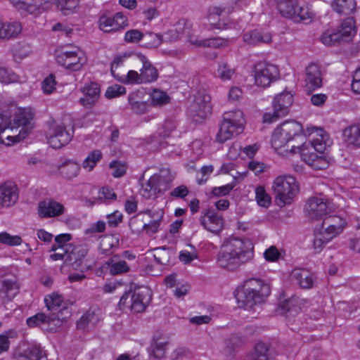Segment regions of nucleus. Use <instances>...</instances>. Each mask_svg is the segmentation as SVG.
I'll list each match as a JSON object with an SVG mask.
<instances>
[{
  "label": "nucleus",
  "mask_w": 360,
  "mask_h": 360,
  "mask_svg": "<svg viewBox=\"0 0 360 360\" xmlns=\"http://www.w3.org/2000/svg\"><path fill=\"white\" fill-rule=\"evenodd\" d=\"M323 74L320 67L314 63L309 64L305 69L304 88L308 94L323 85Z\"/></svg>",
  "instance_id": "obj_15"
},
{
  "label": "nucleus",
  "mask_w": 360,
  "mask_h": 360,
  "mask_svg": "<svg viewBox=\"0 0 360 360\" xmlns=\"http://www.w3.org/2000/svg\"><path fill=\"white\" fill-rule=\"evenodd\" d=\"M217 76L222 81L231 80L236 74V70L232 68L228 63L221 62L218 65Z\"/></svg>",
  "instance_id": "obj_46"
},
{
  "label": "nucleus",
  "mask_w": 360,
  "mask_h": 360,
  "mask_svg": "<svg viewBox=\"0 0 360 360\" xmlns=\"http://www.w3.org/2000/svg\"><path fill=\"white\" fill-rule=\"evenodd\" d=\"M0 243L8 245H18L22 243V238L18 236H11L6 232L0 233Z\"/></svg>",
  "instance_id": "obj_62"
},
{
  "label": "nucleus",
  "mask_w": 360,
  "mask_h": 360,
  "mask_svg": "<svg viewBox=\"0 0 360 360\" xmlns=\"http://www.w3.org/2000/svg\"><path fill=\"white\" fill-rule=\"evenodd\" d=\"M44 302L49 310L58 311L57 313H54L53 314H59L63 309H68L70 311L68 307L63 305V297L57 292H53L46 296L44 299Z\"/></svg>",
  "instance_id": "obj_37"
},
{
  "label": "nucleus",
  "mask_w": 360,
  "mask_h": 360,
  "mask_svg": "<svg viewBox=\"0 0 360 360\" xmlns=\"http://www.w3.org/2000/svg\"><path fill=\"white\" fill-rule=\"evenodd\" d=\"M18 76L11 70L6 68H0V82L11 84L18 82Z\"/></svg>",
  "instance_id": "obj_58"
},
{
  "label": "nucleus",
  "mask_w": 360,
  "mask_h": 360,
  "mask_svg": "<svg viewBox=\"0 0 360 360\" xmlns=\"http://www.w3.org/2000/svg\"><path fill=\"white\" fill-rule=\"evenodd\" d=\"M304 133L305 136H312L311 139L304 142L301 146H292L290 150L285 149V151L292 154L300 153L307 164L317 169H323L327 165L323 154L328 145V134L323 129L315 127L307 128Z\"/></svg>",
  "instance_id": "obj_1"
},
{
  "label": "nucleus",
  "mask_w": 360,
  "mask_h": 360,
  "mask_svg": "<svg viewBox=\"0 0 360 360\" xmlns=\"http://www.w3.org/2000/svg\"><path fill=\"white\" fill-rule=\"evenodd\" d=\"M131 109L136 114H144L148 110V103L141 101L138 93H131L128 97Z\"/></svg>",
  "instance_id": "obj_40"
},
{
  "label": "nucleus",
  "mask_w": 360,
  "mask_h": 360,
  "mask_svg": "<svg viewBox=\"0 0 360 360\" xmlns=\"http://www.w3.org/2000/svg\"><path fill=\"white\" fill-rule=\"evenodd\" d=\"M100 321L99 310L95 308H90L77 321V328L85 330L95 327Z\"/></svg>",
  "instance_id": "obj_28"
},
{
  "label": "nucleus",
  "mask_w": 360,
  "mask_h": 360,
  "mask_svg": "<svg viewBox=\"0 0 360 360\" xmlns=\"http://www.w3.org/2000/svg\"><path fill=\"white\" fill-rule=\"evenodd\" d=\"M333 9L340 15H349L356 11L355 0H334L331 4Z\"/></svg>",
  "instance_id": "obj_33"
},
{
  "label": "nucleus",
  "mask_w": 360,
  "mask_h": 360,
  "mask_svg": "<svg viewBox=\"0 0 360 360\" xmlns=\"http://www.w3.org/2000/svg\"><path fill=\"white\" fill-rule=\"evenodd\" d=\"M323 225H330L341 229H345L346 226V221L339 216H329L323 219Z\"/></svg>",
  "instance_id": "obj_63"
},
{
  "label": "nucleus",
  "mask_w": 360,
  "mask_h": 360,
  "mask_svg": "<svg viewBox=\"0 0 360 360\" xmlns=\"http://www.w3.org/2000/svg\"><path fill=\"white\" fill-rule=\"evenodd\" d=\"M255 198L259 206L268 207L271 204V197L266 193L263 186H258L256 188Z\"/></svg>",
  "instance_id": "obj_51"
},
{
  "label": "nucleus",
  "mask_w": 360,
  "mask_h": 360,
  "mask_svg": "<svg viewBox=\"0 0 360 360\" xmlns=\"http://www.w3.org/2000/svg\"><path fill=\"white\" fill-rule=\"evenodd\" d=\"M102 158V153L98 150H95L90 153L83 162V167L89 171L94 169L96 163Z\"/></svg>",
  "instance_id": "obj_50"
},
{
  "label": "nucleus",
  "mask_w": 360,
  "mask_h": 360,
  "mask_svg": "<svg viewBox=\"0 0 360 360\" xmlns=\"http://www.w3.org/2000/svg\"><path fill=\"white\" fill-rule=\"evenodd\" d=\"M312 17V13L309 11L307 8L300 7L297 5L290 19L295 22H300L306 20L311 21Z\"/></svg>",
  "instance_id": "obj_49"
},
{
  "label": "nucleus",
  "mask_w": 360,
  "mask_h": 360,
  "mask_svg": "<svg viewBox=\"0 0 360 360\" xmlns=\"http://www.w3.org/2000/svg\"><path fill=\"white\" fill-rule=\"evenodd\" d=\"M22 10L30 15H37L51 8V0H25Z\"/></svg>",
  "instance_id": "obj_27"
},
{
  "label": "nucleus",
  "mask_w": 360,
  "mask_h": 360,
  "mask_svg": "<svg viewBox=\"0 0 360 360\" xmlns=\"http://www.w3.org/2000/svg\"><path fill=\"white\" fill-rule=\"evenodd\" d=\"M212 112L211 97L204 92H198L188 108V113L195 122L205 119Z\"/></svg>",
  "instance_id": "obj_11"
},
{
  "label": "nucleus",
  "mask_w": 360,
  "mask_h": 360,
  "mask_svg": "<svg viewBox=\"0 0 360 360\" xmlns=\"http://www.w3.org/2000/svg\"><path fill=\"white\" fill-rule=\"evenodd\" d=\"M201 224L207 231L219 233L224 226V219L221 215L212 211H208L200 219Z\"/></svg>",
  "instance_id": "obj_21"
},
{
  "label": "nucleus",
  "mask_w": 360,
  "mask_h": 360,
  "mask_svg": "<svg viewBox=\"0 0 360 360\" xmlns=\"http://www.w3.org/2000/svg\"><path fill=\"white\" fill-rule=\"evenodd\" d=\"M131 56L130 53H123L122 54L116 55L110 64V72L114 78L116 75H120L119 73L116 72V69L122 65L126 59Z\"/></svg>",
  "instance_id": "obj_54"
},
{
  "label": "nucleus",
  "mask_w": 360,
  "mask_h": 360,
  "mask_svg": "<svg viewBox=\"0 0 360 360\" xmlns=\"http://www.w3.org/2000/svg\"><path fill=\"white\" fill-rule=\"evenodd\" d=\"M226 13V8L220 6H213L209 8L207 19L211 29H226L229 22L228 19L223 17Z\"/></svg>",
  "instance_id": "obj_22"
},
{
  "label": "nucleus",
  "mask_w": 360,
  "mask_h": 360,
  "mask_svg": "<svg viewBox=\"0 0 360 360\" xmlns=\"http://www.w3.org/2000/svg\"><path fill=\"white\" fill-rule=\"evenodd\" d=\"M68 257H65V265L72 266L75 270L84 271L86 269L85 258L89 249L85 245L68 246Z\"/></svg>",
  "instance_id": "obj_13"
},
{
  "label": "nucleus",
  "mask_w": 360,
  "mask_h": 360,
  "mask_svg": "<svg viewBox=\"0 0 360 360\" xmlns=\"http://www.w3.org/2000/svg\"><path fill=\"white\" fill-rule=\"evenodd\" d=\"M17 337L16 331L8 330L0 335V354L6 352L10 345L9 338H15Z\"/></svg>",
  "instance_id": "obj_53"
},
{
  "label": "nucleus",
  "mask_w": 360,
  "mask_h": 360,
  "mask_svg": "<svg viewBox=\"0 0 360 360\" xmlns=\"http://www.w3.org/2000/svg\"><path fill=\"white\" fill-rule=\"evenodd\" d=\"M21 30L22 27L19 22H1L0 21L1 39H10L16 37Z\"/></svg>",
  "instance_id": "obj_32"
},
{
  "label": "nucleus",
  "mask_w": 360,
  "mask_h": 360,
  "mask_svg": "<svg viewBox=\"0 0 360 360\" xmlns=\"http://www.w3.org/2000/svg\"><path fill=\"white\" fill-rule=\"evenodd\" d=\"M79 0H57V6L64 15L75 13L79 6Z\"/></svg>",
  "instance_id": "obj_47"
},
{
  "label": "nucleus",
  "mask_w": 360,
  "mask_h": 360,
  "mask_svg": "<svg viewBox=\"0 0 360 360\" xmlns=\"http://www.w3.org/2000/svg\"><path fill=\"white\" fill-rule=\"evenodd\" d=\"M152 102L156 105H162L169 103L170 98L166 92L154 89L151 94Z\"/></svg>",
  "instance_id": "obj_55"
},
{
  "label": "nucleus",
  "mask_w": 360,
  "mask_h": 360,
  "mask_svg": "<svg viewBox=\"0 0 360 360\" xmlns=\"http://www.w3.org/2000/svg\"><path fill=\"white\" fill-rule=\"evenodd\" d=\"M291 278L303 289L311 288L314 283L313 274L307 269L296 268L293 269L291 273Z\"/></svg>",
  "instance_id": "obj_23"
},
{
  "label": "nucleus",
  "mask_w": 360,
  "mask_h": 360,
  "mask_svg": "<svg viewBox=\"0 0 360 360\" xmlns=\"http://www.w3.org/2000/svg\"><path fill=\"white\" fill-rule=\"evenodd\" d=\"M71 316V311L63 309L58 314L46 316L43 313H38L27 319V324L30 327H41L43 330L56 332L62 323Z\"/></svg>",
  "instance_id": "obj_7"
},
{
  "label": "nucleus",
  "mask_w": 360,
  "mask_h": 360,
  "mask_svg": "<svg viewBox=\"0 0 360 360\" xmlns=\"http://www.w3.org/2000/svg\"><path fill=\"white\" fill-rule=\"evenodd\" d=\"M56 82L53 74L46 77L41 83V89L46 94H51L56 89Z\"/></svg>",
  "instance_id": "obj_60"
},
{
  "label": "nucleus",
  "mask_w": 360,
  "mask_h": 360,
  "mask_svg": "<svg viewBox=\"0 0 360 360\" xmlns=\"http://www.w3.org/2000/svg\"><path fill=\"white\" fill-rule=\"evenodd\" d=\"M145 41V46L147 48H156L159 46L162 41V36L153 32H147L144 34L143 38Z\"/></svg>",
  "instance_id": "obj_52"
},
{
  "label": "nucleus",
  "mask_w": 360,
  "mask_h": 360,
  "mask_svg": "<svg viewBox=\"0 0 360 360\" xmlns=\"http://www.w3.org/2000/svg\"><path fill=\"white\" fill-rule=\"evenodd\" d=\"M56 60L58 64L73 71L80 70L86 62L85 59L78 56V52L75 50L58 51Z\"/></svg>",
  "instance_id": "obj_17"
},
{
  "label": "nucleus",
  "mask_w": 360,
  "mask_h": 360,
  "mask_svg": "<svg viewBox=\"0 0 360 360\" xmlns=\"http://www.w3.org/2000/svg\"><path fill=\"white\" fill-rule=\"evenodd\" d=\"M60 173L66 179H71L77 176L80 169L79 165L73 161L67 160L58 166Z\"/></svg>",
  "instance_id": "obj_39"
},
{
  "label": "nucleus",
  "mask_w": 360,
  "mask_h": 360,
  "mask_svg": "<svg viewBox=\"0 0 360 360\" xmlns=\"http://www.w3.org/2000/svg\"><path fill=\"white\" fill-rule=\"evenodd\" d=\"M354 24L355 21L353 18H347L342 22L340 30L338 31L342 41H347L356 34V30Z\"/></svg>",
  "instance_id": "obj_38"
},
{
  "label": "nucleus",
  "mask_w": 360,
  "mask_h": 360,
  "mask_svg": "<svg viewBox=\"0 0 360 360\" xmlns=\"http://www.w3.org/2000/svg\"><path fill=\"white\" fill-rule=\"evenodd\" d=\"M253 244L249 240L229 238L224 242L217 255L219 266L235 270L254 257Z\"/></svg>",
  "instance_id": "obj_2"
},
{
  "label": "nucleus",
  "mask_w": 360,
  "mask_h": 360,
  "mask_svg": "<svg viewBox=\"0 0 360 360\" xmlns=\"http://www.w3.org/2000/svg\"><path fill=\"white\" fill-rule=\"evenodd\" d=\"M297 6V0H277V8L280 13L285 18L293 15Z\"/></svg>",
  "instance_id": "obj_42"
},
{
  "label": "nucleus",
  "mask_w": 360,
  "mask_h": 360,
  "mask_svg": "<svg viewBox=\"0 0 360 360\" xmlns=\"http://www.w3.org/2000/svg\"><path fill=\"white\" fill-rule=\"evenodd\" d=\"M110 168L112 170V175L115 178H120L126 173L127 165L124 162L115 160L110 163Z\"/></svg>",
  "instance_id": "obj_57"
},
{
  "label": "nucleus",
  "mask_w": 360,
  "mask_h": 360,
  "mask_svg": "<svg viewBox=\"0 0 360 360\" xmlns=\"http://www.w3.org/2000/svg\"><path fill=\"white\" fill-rule=\"evenodd\" d=\"M17 360H48L41 348L32 347L17 356Z\"/></svg>",
  "instance_id": "obj_41"
},
{
  "label": "nucleus",
  "mask_w": 360,
  "mask_h": 360,
  "mask_svg": "<svg viewBox=\"0 0 360 360\" xmlns=\"http://www.w3.org/2000/svg\"><path fill=\"white\" fill-rule=\"evenodd\" d=\"M144 214L148 215L152 220L148 223H143L142 229L146 231L147 233H155L160 226V221L163 217L162 212H153L150 210H147L143 212Z\"/></svg>",
  "instance_id": "obj_36"
},
{
  "label": "nucleus",
  "mask_w": 360,
  "mask_h": 360,
  "mask_svg": "<svg viewBox=\"0 0 360 360\" xmlns=\"http://www.w3.org/2000/svg\"><path fill=\"white\" fill-rule=\"evenodd\" d=\"M304 209L307 216L313 220L321 219L330 212L327 200L321 197H311Z\"/></svg>",
  "instance_id": "obj_14"
},
{
  "label": "nucleus",
  "mask_w": 360,
  "mask_h": 360,
  "mask_svg": "<svg viewBox=\"0 0 360 360\" xmlns=\"http://www.w3.org/2000/svg\"><path fill=\"white\" fill-rule=\"evenodd\" d=\"M244 124L245 119L241 110H234L224 112L217 134V141L224 143L234 135L241 133L244 129Z\"/></svg>",
  "instance_id": "obj_5"
},
{
  "label": "nucleus",
  "mask_w": 360,
  "mask_h": 360,
  "mask_svg": "<svg viewBox=\"0 0 360 360\" xmlns=\"http://www.w3.org/2000/svg\"><path fill=\"white\" fill-rule=\"evenodd\" d=\"M150 300V295L147 288H139L133 292H125L120 298L119 306L129 307L135 313H140L145 310Z\"/></svg>",
  "instance_id": "obj_9"
},
{
  "label": "nucleus",
  "mask_w": 360,
  "mask_h": 360,
  "mask_svg": "<svg viewBox=\"0 0 360 360\" xmlns=\"http://www.w3.org/2000/svg\"><path fill=\"white\" fill-rule=\"evenodd\" d=\"M281 309L286 316H295L300 311V307L297 304V298L291 297L281 302Z\"/></svg>",
  "instance_id": "obj_43"
},
{
  "label": "nucleus",
  "mask_w": 360,
  "mask_h": 360,
  "mask_svg": "<svg viewBox=\"0 0 360 360\" xmlns=\"http://www.w3.org/2000/svg\"><path fill=\"white\" fill-rule=\"evenodd\" d=\"M303 131L300 123L294 121H286L277 127L271 135V146L276 150H278L300 136Z\"/></svg>",
  "instance_id": "obj_6"
},
{
  "label": "nucleus",
  "mask_w": 360,
  "mask_h": 360,
  "mask_svg": "<svg viewBox=\"0 0 360 360\" xmlns=\"http://www.w3.org/2000/svg\"><path fill=\"white\" fill-rule=\"evenodd\" d=\"M272 189L276 204L282 207L291 203L299 192V186L294 176L283 175L275 179Z\"/></svg>",
  "instance_id": "obj_4"
},
{
  "label": "nucleus",
  "mask_w": 360,
  "mask_h": 360,
  "mask_svg": "<svg viewBox=\"0 0 360 360\" xmlns=\"http://www.w3.org/2000/svg\"><path fill=\"white\" fill-rule=\"evenodd\" d=\"M18 200V188L12 181L0 184V208H8L15 205Z\"/></svg>",
  "instance_id": "obj_19"
},
{
  "label": "nucleus",
  "mask_w": 360,
  "mask_h": 360,
  "mask_svg": "<svg viewBox=\"0 0 360 360\" xmlns=\"http://www.w3.org/2000/svg\"><path fill=\"white\" fill-rule=\"evenodd\" d=\"M255 82L257 86L267 87L279 76L278 68L266 62H259L255 65Z\"/></svg>",
  "instance_id": "obj_12"
},
{
  "label": "nucleus",
  "mask_w": 360,
  "mask_h": 360,
  "mask_svg": "<svg viewBox=\"0 0 360 360\" xmlns=\"http://www.w3.org/2000/svg\"><path fill=\"white\" fill-rule=\"evenodd\" d=\"M292 103L293 96L290 92L283 91L277 95L273 101L274 112L264 114V122L272 123L277 121L278 118L288 115Z\"/></svg>",
  "instance_id": "obj_10"
},
{
  "label": "nucleus",
  "mask_w": 360,
  "mask_h": 360,
  "mask_svg": "<svg viewBox=\"0 0 360 360\" xmlns=\"http://www.w3.org/2000/svg\"><path fill=\"white\" fill-rule=\"evenodd\" d=\"M243 41L250 45H257L260 43H269L272 37L270 33L264 32L257 30L245 32L243 36Z\"/></svg>",
  "instance_id": "obj_29"
},
{
  "label": "nucleus",
  "mask_w": 360,
  "mask_h": 360,
  "mask_svg": "<svg viewBox=\"0 0 360 360\" xmlns=\"http://www.w3.org/2000/svg\"><path fill=\"white\" fill-rule=\"evenodd\" d=\"M19 285L15 278L2 280L0 284V299L2 303L11 301L18 293Z\"/></svg>",
  "instance_id": "obj_25"
},
{
  "label": "nucleus",
  "mask_w": 360,
  "mask_h": 360,
  "mask_svg": "<svg viewBox=\"0 0 360 360\" xmlns=\"http://www.w3.org/2000/svg\"><path fill=\"white\" fill-rule=\"evenodd\" d=\"M314 236L313 248L316 252H320L331 240L321 229H316Z\"/></svg>",
  "instance_id": "obj_44"
},
{
  "label": "nucleus",
  "mask_w": 360,
  "mask_h": 360,
  "mask_svg": "<svg viewBox=\"0 0 360 360\" xmlns=\"http://www.w3.org/2000/svg\"><path fill=\"white\" fill-rule=\"evenodd\" d=\"M82 91L84 94V97L80 98V103L86 108H90L100 96V86L96 82H90L82 88Z\"/></svg>",
  "instance_id": "obj_24"
},
{
  "label": "nucleus",
  "mask_w": 360,
  "mask_h": 360,
  "mask_svg": "<svg viewBox=\"0 0 360 360\" xmlns=\"http://www.w3.org/2000/svg\"><path fill=\"white\" fill-rule=\"evenodd\" d=\"M115 79L124 84H143L140 73L135 70H129L127 75H116Z\"/></svg>",
  "instance_id": "obj_45"
},
{
  "label": "nucleus",
  "mask_w": 360,
  "mask_h": 360,
  "mask_svg": "<svg viewBox=\"0 0 360 360\" xmlns=\"http://www.w3.org/2000/svg\"><path fill=\"white\" fill-rule=\"evenodd\" d=\"M132 56L134 63L140 62L142 64V68L139 71L143 83L155 82L158 78V71L148 58L141 53H134Z\"/></svg>",
  "instance_id": "obj_16"
},
{
  "label": "nucleus",
  "mask_w": 360,
  "mask_h": 360,
  "mask_svg": "<svg viewBox=\"0 0 360 360\" xmlns=\"http://www.w3.org/2000/svg\"><path fill=\"white\" fill-rule=\"evenodd\" d=\"M127 25V18L122 13H117L112 17L102 16L99 20L100 29L105 32L116 31Z\"/></svg>",
  "instance_id": "obj_20"
},
{
  "label": "nucleus",
  "mask_w": 360,
  "mask_h": 360,
  "mask_svg": "<svg viewBox=\"0 0 360 360\" xmlns=\"http://www.w3.org/2000/svg\"><path fill=\"white\" fill-rule=\"evenodd\" d=\"M106 264L112 275L127 273L130 270L128 264L124 260L121 259L119 255L112 256L108 259Z\"/></svg>",
  "instance_id": "obj_31"
},
{
  "label": "nucleus",
  "mask_w": 360,
  "mask_h": 360,
  "mask_svg": "<svg viewBox=\"0 0 360 360\" xmlns=\"http://www.w3.org/2000/svg\"><path fill=\"white\" fill-rule=\"evenodd\" d=\"M342 139L348 147L360 148V124H353L345 128Z\"/></svg>",
  "instance_id": "obj_26"
},
{
  "label": "nucleus",
  "mask_w": 360,
  "mask_h": 360,
  "mask_svg": "<svg viewBox=\"0 0 360 360\" xmlns=\"http://www.w3.org/2000/svg\"><path fill=\"white\" fill-rule=\"evenodd\" d=\"M270 293V286L264 281L251 278L238 287L235 297L240 307L250 309L264 302Z\"/></svg>",
  "instance_id": "obj_3"
},
{
  "label": "nucleus",
  "mask_w": 360,
  "mask_h": 360,
  "mask_svg": "<svg viewBox=\"0 0 360 360\" xmlns=\"http://www.w3.org/2000/svg\"><path fill=\"white\" fill-rule=\"evenodd\" d=\"M74 133V127L64 122H53L46 134L48 143L53 148H60L68 144Z\"/></svg>",
  "instance_id": "obj_8"
},
{
  "label": "nucleus",
  "mask_w": 360,
  "mask_h": 360,
  "mask_svg": "<svg viewBox=\"0 0 360 360\" xmlns=\"http://www.w3.org/2000/svg\"><path fill=\"white\" fill-rule=\"evenodd\" d=\"M166 342H155L151 345L150 349V355H153L157 359H161L164 357L166 351Z\"/></svg>",
  "instance_id": "obj_61"
},
{
  "label": "nucleus",
  "mask_w": 360,
  "mask_h": 360,
  "mask_svg": "<svg viewBox=\"0 0 360 360\" xmlns=\"http://www.w3.org/2000/svg\"><path fill=\"white\" fill-rule=\"evenodd\" d=\"M65 208L63 204L53 199H45L38 204V214L41 218H53L64 214Z\"/></svg>",
  "instance_id": "obj_18"
},
{
  "label": "nucleus",
  "mask_w": 360,
  "mask_h": 360,
  "mask_svg": "<svg viewBox=\"0 0 360 360\" xmlns=\"http://www.w3.org/2000/svg\"><path fill=\"white\" fill-rule=\"evenodd\" d=\"M321 41L326 46H333L342 41L338 31L326 30L321 37Z\"/></svg>",
  "instance_id": "obj_48"
},
{
  "label": "nucleus",
  "mask_w": 360,
  "mask_h": 360,
  "mask_svg": "<svg viewBox=\"0 0 360 360\" xmlns=\"http://www.w3.org/2000/svg\"><path fill=\"white\" fill-rule=\"evenodd\" d=\"M32 117L33 114L30 109L15 108L14 117L11 121L13 129L27 125Z\"/></svg>",
  "instance_id": "obj_34"
},
{
  "label": "nucleus",
  "mask_w": 360,
  "mask_h": 360,
  "mask_svg": "<svg viewBox=\"0 0 360 360\" xmlns=\"http://www.w3.org/2000/svg\"><path fill=\"white\" fill-rule=\"evenodd\" d=\"M143 188H149L150 190H155V195L163 193L169 188V184L159 174H154L142 186Z\"/></svg>",
  "instance_id": "obj_35"
},
{
  "label": "nucleus",
  "mask_w": 360,
  "mask_h": 360,
  "mask_svg": "<svg viewBox=\"0 0 360 360\" xmlns=\"http://www.w3.org/2000/svg\"><path fill=\"white\" fill-rule=\"evenodd\" d=\"M144 34L138 30H129L124 35V41L128 43H138L143 38Z\"/></svg>",
  "instance_id": "obj_64"
},
{
  "label": "nucleus",
  "mask_w": 360,
  "mask_h": 360,
  "mask_svg": "<svg viewBox=\"0 0 360 360\" xmlns=\"http://www.w3.org/2000/svg\"><path fill=\"white\" fill-rule=\"evenodd\" d=\"M13 129L12 122L10 118V114L7 112L4 113L0 112V142L5 143L7 146H10L11 143L18 142V138L16 136L6 135V139L8 141V143H5L4 136L1 135L6 129Z\"/></svg>",
  "instance_id": "obj_30"
},
{
  "label": "nucleus",
  "mask_w": 360,
  "mask_h": 360,
  "mask_svg": "<svg viewBox=\"0 0 360 360\" xmlns=\"http://www.w3.org/2000/svg\"><path fill=\"white\" fill-rule=\"evenodd\" d=\"M126 94V89L120 84L112 85L106 89L105 96L108 98H113Z\"/></svg>",
  "instance_id": "obj_59"
},
{
  "label": "nucleus",
  "mask_w": 360,
  "mask_h": 360,
  "mask_svg": "<svg viewBox=\"0 0 360 360\" xmlns=\"http://www.w3.org/2000/svg\"><path fill=\"white\" fill-rule=\"evenodd\" d=\"M243 343V340L238 335H231L225 341L224 352L227 355L232 354L234 349Z\"/></svg>",
  "instance_id": "obj_56"
}]
</instances>
